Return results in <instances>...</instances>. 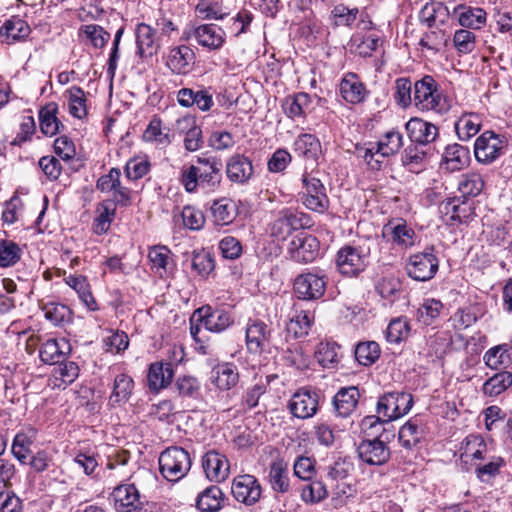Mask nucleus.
Wrapping results in <instances>:
<instances>
[{
  "label": "nucleus",
  "instance_id": "nucleus-1",
  "mask_svg": "<svg viewBox=\"0 0 512 512\" xmlns=\"http://www.w3.org/2000/svg\"><path fill=\"white\" fill-rule=\"evenodd\" d=\"M221 162L215 157H197L181 169L179 181L188 193L198 189L214 191L221 183Z\"/></svg>",
  "mask_w": 512,
  "mask_h": 512
},
{
  "label": "nucleus",
  "instance_id": "nucleus-2",
  "mask_svg": "<svg viewBox=\"0 0 512 512\" xmlns=\"http://www.w3.org/2000/svg\"><path fill=\"white\" fill-rule=\"evenodd\" d=\"M413 104L422 112L446 113L450 106L436 80L429 75L414 83Z\"/></svg>",
  "mask_w": 512,
  "mask_h": 512
},
{
  "label": "nucleus",
  "instance_id": "nucleus-3",
  "mask_svg": "<svg viewBox=\"0 0 512 512\" xmlns=\"http://www.w3.org/2000/svg\"><path fill=\"white\" fill-rule=\"evenodd\" d=\"M158 461L161 475L171 482H177L184 478L192 465L190 454L177 446L169 447L161 452Z\"/></svg>",
  "mask_w": 512,
  "mask_h": 512
},
{
  "label": "nucleus",
  "instance_id": "nucleus-4",
  "mask_svg": "<svg viewBox=\"0 0 512 512\" xmlns=\"http://www.w3.org/2000/svg\"><path fill=\"white\" fill-rule=\"evenodd\" d=\"M414 403L413 396L407 392H389L381 396L377 402V417L367 420L390 422L406 415Z\"/></svg>",
  "mask_w": 512,
  "mask_h": 512
},
{
  "label": "nucleus",
  "instance_id": "nucleus-5",
  "mask_svg": "<svg viewBox=\"0 0 512 512\" xmlns=\"http://www.w3.org/2000/svg\"><path fill=\"white\" fill-rule=\"evenodd\" d=\"M370 248L366 244L345 245L337 253L336 265L339 272L346 276H356L368 265Z\"/></svg>",
  "mask_w": 512,
  "mask_h": 512
},
{
  "label": "nucleus",
  "instance_id": "nucleus-6",
  "mask_svg": "<svg viewBox=\"0 0 512 512\" xmlns=\"http://www.w3.org/2000/svg\"><path fill=\"white\" fill-rule=\"evenodd\" d=\"M301 182L302 191L299 195L302 204L311 211L325 213L329 208V198L321 180L305 171Z\"/></svg>",
  "mask_w": 512,
  "mask_h": 512
},
{
  "label": "nucleus",
  "instance_id": "nucleus-7",
  "mask_svg": "<svg viewBox=\"0 0 512 512\" xmlns=\"http://www.w3.org/2000/svg\"><path fill=\"white\" fill-rule=\"evenodd\" d=\"M439 268V259L433 247L423 252L412 254L406 264V271L409 277L417 281H428L432 279Z\"/></svg>",
  "mask_w": 512,
  "mask_h": 512
},
{
  "label": "nucleus",
  "instance_id": "nucleus-8",
  "mask_svg": "<svg viewBox=\"0 0 512 512\" xmlns=\"http://www.w3.org/2000/svg\"><path fill=\"white\" fill-rule=\"evenodd\" d=\"M309 215L291 209H283L274 220L270 228L271 237L276 241H284L293 231L310 226Z\"/></svg>",
  "mask_w": 512,
  "mask_h": 512
},
{
  "label": "nucleus",
  "instance_id": "nucleus-9",
  "mask_svg": "<svg viewBox=\"0 0 512 512\" xmlns=\"http://www.w3.org/2000/svg\"><path fill=\"white\" fill-rule=\"evenodd\" d=\"M506 146V140L493 131L482 133L475 141L474 154L478 162L490 164L502 153Z\"/></svg>",
  "mask_w": 512,
  "mask_h": 512
},
{
  "label": "nucleus",
  "instance_id": "nucleus-10",
  "mask_svg": "<svg viewBox=\"0 0 512 512\" xmlns=\"http://www.w3.org/2000/svg\"><path fill=\"white\" fill-rule=\"evenodd\" d=\"M327 281V277L324 274L303 273L294 280V292L299 299L317 300L324 295Z\"/></svg>",
  "mask_w": 512,
  "mask_h": 512
},
{
  "label": "nucleus",
  "instance_id": "nucleus-11",
  "mask_svg": "<svg viewBox=\"0 0 512 512\" xmlns=\"http://www.w3.org/2000/svg\"><path fill=\"white\" fill-rule=\"evenodd\" d=\"M231 492L236 501L251 506L260 500L262 488L255 476L243 474L233 479Z\"/></svg>",
  "mask_w": 512,
  "mask_h": 512
},
{
  "label": "nucleus",
  "instance_id": "nucleus-12",
  "mask_svg": "<svg viewBox=\"0 0 512 512\" xmlns=\"http://www.w3.org/2000/svg\"><path fill=\"white\" fill-rule=\"evenodd\" d=\"M319 241L306 232L296 234L289 243L288 253L298 263H310L318 255Z\"/></svg>",
  "mask_w": 512,
  "mask_h": 512
},
{
  "label": "nucleus",
  "instance_id": "nucleus-13",
  "mask_svg": "<svg viewBox=\"0 0 512 512\" xmlns=\"http://www.w3.org/2000/svg\"><path fill=\"white\" fill-rule=\"evenodd\" d=\"M318 406V393L305 388L296 391L288 403L291 414L299 419L313 417L318 411Z\"/></svg>",
  "mask_w": 512,
  "mask_h": 512
},
{
  "label": "nucleus",
  "instance_id": "nucleus-14",
  "mask_svg": "<svg viewBox=\"0 0 512 512\" xmlns=\"http://www.w3.org/2000/svg\"><path fill=\"white\" fill-rule=\"evenodd\" d=\"M191 36L201 47L209 51L220 50L226 42L225 31L216 24H201L196 26Z\"/></svg>",
  "mask_w": 512,
  "mask_h": 512
},
{
  "label": "nucleus",
  "instance_id": "nucleus-15",
  "mask_svg": "<svg viewBox=\"0 0 512 512\" xmlns=\"http://www.w3.org/2000/svg\"><path fill=\"white\" fill-rule=\"evenodd\" d=\"M359 458L368 465H383L390 459V449L379 438L365 439L357 448Z\"/></svg>",
  "mask_w": 512,
  "mask_h": 512
},
{
  "label": "nucleus",
  "instance_id": "nucleus-16",
  "mask_svg": "<svg viewBox=\"0 0 512 512\" xmlns=\"http://www.w3.org/2000/svg\"><path fill=\"white\" fill-rule=\"evenodd\" d=\"M136 54L142 58H150L156 55L161 47L160 36L156 35V30L146 24L139 23L135 29Z\"/></svg>",
  "mask_w": 512,
  "mask_h": 512
},
{
  "label": "nucleus",
  "instance_id": "nucleus-17",
  "mask_svg": "<svg viewBox=\"0 0 512 512\" xmlns=\"http://www.w3.org/2000/svg\"><path fill=\"white\" fill-rule=\"evenodd\" d=\"M111 497L117 512H133L141 505L139 490L131 483L116 486Z\"/></svg>",
  "mask_w": 512,
  "mask_h": 512
},
{
  "label": "nucleus",
  "instance_id": "nucleus-18",
  "mask_svg": "<svg viewBox=\"0 0 512 512\" xmlns=\"http://www.w3.org/2000/svg\"><path fill=\"white\" fill-rule=\"evenodd\" d=\"M202 465L207 478L211 481L221 482L229 476V461L224 454L216 450L205 453L202 459Z\"/></svg>",
  "mask_w": 512,
  "mask_h": 512
},
{
  "label": "nucleus",
  "instance_id": "nucleus-19",
  "mask_svg": "<svg viewBox=\"0 0 512 512\" xmlns=\"http://www.w3.org/2000/svg\"><path fill=\"white\" fill-rule=\"evenodd\" d=\"M271 331L261 320H250L246 327V346L250 353L261 354L269 344Z\"/></svg>",
  "mask_w": 512,
  "mask_h": 512
},
{
  "label": "nucleus",
  "instance_id": "nucleus-20",
  "mask_svg": "<svg viewBox=\"0 0 512 512\" xmlns=\"http://www.w3.org/2000/svg\"><path fill=\"white\" fill-rule=\"evenodd\" d=\"M383 235L393 244L407 249L415 244L416 234L403 219L390 221L384 226Z\"/></svg>",
  "mask_w": 512,
  "mask_h": 512
},
{
  "label": "nucleus",
  "instance_id": "nucleus-21",
  "mask_svg": "<svg viewBox=\"0 0 512 512\" xmlns=\"http://www.w3.org/2000/svg\"><path fill=\"white\" fill-rule=\"evenodd\" d=\"M209 379L219 391H229L238 384L239 371L233 363H218L212 368Z\"/></svg>",
  "mask_w": 512,
  "mask_h": 512
},
{
  "label": "nucleus",
  "instance_id": "nucleus-22",
  "mask_svg": "<svg viewBox=\"0 0 512 512\" xmlns=\"http://www.w3.org/2000/svg\"><path fill=\"white\" fill-rule=\"evenodd\" d=\"M253 173V164L248 157L234 154L227 159L226 175L231 182L245 184L251 179Z\"/></svg>",
  "mask_w": 512,
  "mask_h": 512
},
{
  "label": "nucleus",
  "instance_id": "nucleus-23",
  "mask_svg": "<svg viewBox=\"0 0 512 512\" xmlns=\"http://www.w3.org/2000/svg\"><path fill=\"white\" fill-rule=\"evenodd\" d=\"M405 129L412 142L423 146L432 143L438 136L436 125L417 117L411 118L405 124Z\"/></svg>",
  "mask_w": 512,
  "mask_h": 512
},
{
  "label": "nucleus",
  "instance_id": "nucleus-24",
  "mask_svg": "<svg viewBox=\"0 0 512 512\" xmlns=\"http://www.w3.org/2000/svg\"><path fill=\"white\" fill-rule=\"evenodd\" d=\"M196 313L199 314L200 321L205 328L211 332H223L234 323V319L229 312L224 310L211 311L209 306L199 308Z\"/></svg>",
  "mask_w": 512,
  "mask_h": 512
},
{
  "label": "nucleus",
  "instance_id": "nucleus-25",
  "mask_svg": "<svg viewBox=\"0 0 512 512\" xmlns=\"http://www.w3.org/2000/svg\"><path fill=\"white\" fill-rule=\"evenodd\" d=\"M194 59V51L186 45H180L169 50L166 65L174 74L185 75L190 71Z\"/></svg>",
  "mask_w": 512,
  "mask_h": 512
},
{
  "label": "nucleus",
  "instance_id": "nucleus-26",
  "mask_svg": "<svg viewBox=\"0 0 512 512\" xmlns=\"http://www.w3.org/2000/svg\"><path fill=\"white\" fill-rule=\"evenodd\" d=\"M177 101L182 107L196 105L203 112L209 111L214 105L212 94L206 88L198 90L182 88L177 93Z\"/></svg>",
  "mask_w": 512,
  "mask_h": 512
},
{
  "label": "nucleus",
  "instance_id": "nucleus-27",
  "mask_svg": "<svg viewBox=\"0 0 512 512\" xmlns=\"http://www.w3.org/2000/svg\"><path fill=\"white\" fill-rule=\"evenodd\" d=\"M360 393L357 387H343L333 397V407L339 417L350 416L357 407Z\"/></svg>",
  "mask_w": 512,
  "mask_h": 512
},
{
  "label": "nucleus",
  "instance_id": "nucleus-28",
  "mask_svg": "<svg viewBox=\"0 0 512 512\" xmlns=\"http://www.w3.org/2000/svg\"><path fill=\"white\" fill-rule=\"evenodd\" d=\"M340 94L346 102L358 104L365 99L367 91L359 76L350 72L340 82Z\"/></svg>",
  "mask_w": 512,
  "mask_h": 512
},
{
  "label": "nucleus",
  "instance_id": "nucleus-29",
  "mask_svg": "<svg viewBox=\"0 0 512 512\" xmlns=\"http://www.w3.org/2000/svg\"><path fill=\"white\" fill-rule=\"evenodd\" d=\"M460 458L464 463L486 458L488 448L484 438L480 434H469L461 443Z\"/></svg>",
  "mask_w": 512,
  "mask_h": 512
},
{
  "label": "nucleus",
  "instance_id": "nucleus-30",
  "mask_svg": "<svg viewBox=\"0 0 512 512\" xmlns=\"http://www.w3.org/2000/svg\"><path fill=\"white\" fill-rule=\"evenodd\" d=\"M173 377L174 369L171 363L154 362L149 366L148 387L150 390L158 392L166 388Z\"/></svg>",
  "mask_w": 512,
  "mask_h": 512
},
{
  "label": "nucleus",
  "instance_id": "nucleus-31",
  "mask_svg": "<svg viewBox=\"0 0 512 512\" xmlns=\"http://www.w3.org/2000/svg\"><path fill=\"white\" fill-rule=\"evenodd\" d=\"M31 33L28 23L19 16L7 19L0 28V37L7 44L25 40Z\"/></svg>",
  "mask_w": 512,
  "mask_h": 512
},
{
  "label": "nucleus",
  "instance_id": "nucleus-32",
  "mask_svg": "<svg viewBox=\"0 0 512 512\" xmlns=\"http://www.w3.org/2000/svg\"><path fill=\"white\" fill-rule=\"evenodd\" d=\"M293 150L297 156L317 162L322 154V146L319 139L313 134L303 133L298 135L293 144Z\"/></svg>",
  "mask_w": 512,
  "mask_h": 512
},
{
  "label": "nucleus",
  "instance_id": "nucleus-33",
  "mask_svg": "<svg viewBox=\"0 0 512 512\" xmlns=\"http://www.w3.org/2000/svg\"><path fill=\"white\" fill-rule=\"evenodd\" d=\"M425 436V426L418 418H411L399 430L398 439L402 447L410 450Z\"/></svg>",
  "mask_w": 512,
  "mask_h": 512
},
{
  "label": "nucleus",
  "instance_id": "nucleus-34",
  "mask_svg": "<svg viewBox=\"0 0 512 512\" xmlns=\"http://www.w3.org/2000/svg\"><path fill=\"white\" fill-rule=\"evenodd\" d=\"M143 140L157 147L165 148L171 144L172 135L170 129L162 125L161 119L154 116L143 133Z\"/></svg>",
  "mask_w": 512,
  "mask_h": 512
},
{
  "label": "nucleus",
  "instance_id": "nucleus-35",
  "mask_svg": "<svg viewBox=\"0 0 512 512\" xmlns=\"http://www.w3.org/2000/svg\"><path fill=\"white\" fill-rule=\"evenodd\" d=\"M454 15L462 27L480 29L486 23V11L479 7L459 5L454 9Z\"/></svg>",
  "mask_w": 512,
  "mask_h": 512
},
{
  "label": "nucleus",
  "instance_id": "nucleus-36",
  "mask_svg": "<svg viewBox=\"0 0 512 512\" xmlns=\"http://www.w3.org/2000/svg\"><path fill=\"white\" fill-rule=\"evenodd\" d=\"M213 221L216 225H229L237 217L238 209L235 202L230 198L215 200L211 206Z\"/></svg>",
  "mask_w": 512,
  "mask_h": 512
},
{
  "label": "nucleus",
  "instance_id": "nucleus-37",
  "mask_svg": "<svg viewBox=\"0 0 512 512\" xmlns=\"http://www.w3.org/2000/svg\"><path fill=\"white\" fill-rule=\"evenodd\" d=\"M133 388L134 381L129 375L124 373L117 375L114 379L113 390L108 404L111 407H116L126 403L130 399Z\"/></svg>",
  "mask_w": 512,
  "mask_h": 512
},
{
  "label": "nucleus",
  "instance_id": "nucleus-38",
  "mask_svg": "<svg viewBox=\"0 0 512 512\" xmlns=\"http://www.w3.org/2000/svg\"><path fill=\"white\" fill-rule=\"evenodd\" d=\"M469 160V150L457 143L448 145L443 153V161L450 171L461 170L469 163Z\"/></svg>",
  "mask_w": 512,
  "mask_h": 512
},
{
  "label": "nucleus",
  "instance_id": "nucleus-39",
  "mask_svg": "<svg viewBox=\"0 0 512 512\" xmlns=\"http://www.w3.org/2000/svg\"><path fill=\"white\" fill-rule=\"evenodd\" d=\"M439 211L445 217L444 221L449 224L464 222L469 218V212L465 203H460L458 198H448L439 205Z\"/></svg>",
  "mask_w": 512,
  "mask_h": 512
},
{
  "label": "nucleus",
  "instance_id": "nucleus-40",
  "mask_svg": "<svg viewBox=\"0 0 512 512\" xmlns=\"http://www.w3.org/2000/svg\"><path fill=\"white\" fill-rule=\"evenodd\" d=\"M269 482L274 491L286 493L289 490L288 465L281 459L273 461L269 468Z\"/></svg>",
  "mask_w": 512,
  "mask_h": 512
},
{
  "label": "nucleus",
  "instance_id": "nucleus-41",
  "mask_svg": "<svg viewBox=\"0 0 512 512\" xmlns=\"http://www.w3.org/2000/svg\"><path fill=\"white\" fill-rule=\"evenodd\" d=\"M36 431L18 432L12 443V454L22 464H27L32 453L31 446L35 440Z\"/></svg>",
  "mask_w": 512,
  "mask_h": 512
},
{
  "label": "nucleus",
  "instance_id": "nucleus-42",
  "mask_svg": "<svg viewBox=\"0 0 512 512\" xmlns=\"http://www.w3.org/2000/svg\"><path fill=\"white\" fill-rule=\"evenodd\" d=\"M58 106L54 102L46 104L39 111L40 129L46 136H54L63 124L57 118Z\"/></svg>",
  "mask_w": 512,
  "mask_h": 512
},
{
  "label": "nucleus",
  "instance_id": "nucleus-43",
  "mask_svg": "<svg viewBox=\"0 0 512 512\" xmlns=\"http://www.w3.org/2000/svg\"><path fill=\"white\" fill-rule=\"evenodd\" d=\"M311 102L309 94L300 92L292 97H287L283 103V109L291 119L304 118Z\"/></svg>",
  "mask_w": 512,
  "mask_h": 512
},
{
  "label": "nucleus",
  "instance_id": "nucleus-44",
  "mask_svg": "<svg viewBox=\"0 0 512 512\" xmlns=\"http://www.w3.org/2000/svg\"><path fill=\"white\" fill-rule=\"evenodd\" d=\"M65 282L77 292L79 298L89 310L95 311L98 309L86 277L82 275H69L65 278Z\"/></svg>",
  "mask_w": 512,
  "mask_h": 512
},
{
  "label": "nucleus",
  "instance_id": "nucleus-45",
  "mask_svg": "<svg viewBox=\"0 0 512 512\" xmlns=\"http://www.w3.org/2000/svg\"><path fill=\"white\" fill-rule=\"evenodd\" d=\"M223 493L216 485L203 490L197 497L196 506L201 512H217L221 508Z\"/></svg>",
  "mask_w": 512,
  "mask_h": 512
},
{
  "label": "nucleus",
  "instance_id": "nucleus-46",
  "mask_svg": "<svg viewBox=\"0 0 512 512\" xmlns=\"http://www.w3.org/2000/svg\"><path fill=\"white\" fill-rule=\"evenodd\" d=\"M512 386V372L502 371L487 379L482 387L483 393L496 397Z\"/></svg>",
  "mask_w": 512,
  "mask_h": 512
},
{
  "label": "nucleus",
  "instance_id": "nucleus-47",
  "mask_svg": "<svg viewBox=\"0 0 512 512\" xmlns=\"http://www.w3.org/2000/svg\"><path fill=\"white\" fill-rule=\"evenodd\" d=\"M448 16V9L442 3L435 0L427 2L419 13V18L422 23H425L428 27L435 25L439 19L440 22H444Z\"/></svg>",
  "mask_w": 512,
  "mask_h": 512
},
{
  "label": "nucleus",
  "instance_id": "nucleus-48",
  "mask_svg": "<svg viewBox=\"0 0 512 512\" xmlns=\"http://www.w3.org/2000/svg\"><path fill=\"white\" fill-rule=\"evenodd\" d=\"M403 146V135L399 130L392 129L383 134L377 143V153L381 157L396 154Z\"/></svg>",
  "mask_w": 512,
  "mask_h": 512
},
{
  "label": "nucleus",
  "instance_id": "nucleus-49",
  "mask_svg": "<svg viewBox=\"0 0 512 512\" xmlns=\"http://www.w3.org/2000/svg\"><path fill=\"white\" fill-rule=\"evenodd\" d=\"M313 315L308 311L297 312L286 325V331L294 338H301L309 333L313 322Z\"/></svg>",
  "mask_w": 512,
  "mask_h": 512
},
{
  "label": "nucleus",
  "instance_id": "nucleus-50",
  "mask_svg": "<svg viewBox=\"0 0 512 512\" xmlns=\"http://www.w3.org/2000/svg\"><path fill=\"white\" fill-rule=\"evenodd\" d=\"M481 127V120L477 114L462 115L455 123V130L460 140L466 141L475 136Z\"/></svg>",
  "mask_w": 512,
  "mask_h": 512
},
{
  "label": "nucleus",
  "instance_id": "nucleus-51",
  "mask_svg": "<svg viewBox=\"0 0 512 512\" xmlns=\"http://www.w3.org/2000/svg\"><path fill=\"white\" fill-rule=\"evenodd\" d=\"M99 215L94 220L93 230L97 235L104 234L110 228L115 217L116 206L111 200H104L98 209Z\"/></svg>",
  "mask_w": 512,
  "mask_h": 512
},
{
  "label": "nucleus",
  "instance_id": "nucleus-52",
  "mask_svg": "<svg viewBox=\"0 0 512 512\" xmlns=\"http://www.w3.org/2000/svg\"><path fill=\"white\" fill-rule=\"evenodd\" d=\"M484 188V180L478 173L470 172L463 174L458 183V190L462 197H476Z\"/></svg>",
  "mask_w": 512,
  "mask_h": 512
},
{
  "label": "nucleus",
  "instance_id": "nucleus-53",
  "mask_svg": "<svg viewBox=\"0 0 512 512\" xmlns=\"http://www.w3.org/2000/svg\"><path fill=\"white\" fill-rule=\"evenodd\" d=\"M483 359L485 364L493 370L506 368L511 362V356L509 354L508 347L505 344L498 345L487 350Z\"/></svg>",
  "mask_w": 512,
  "mask_h": 512
},
{
  "label": "nucleus",
  "instance_id": "nucleus-54",
  "mask_svg": "<svg viewBox=\"0 0 512 512\" xmlns=\"http://www.w3.org/2000/svg\"><path fill=\"white\" fill-rule=\"evenodd\" d=\"M66 93L70 114L78 119L84 118L87 115L85 92L78 86H72Z\"/></svg>",
  "mask_w": 512,
  "mask_h": 512
},
{
  "label": "nucleus",
  "instance_id": "nucleus-55",
  "mask_svg": "<svg viewBox=\"0 0 512 512\" xmlns=\"http://www.w3.org/2000/svg\"><path fill=\"white\" fill-rule=\"evenodd\" d=\"M174 389L182 398L196 399L200 395L201 384L196 377L183 375L176 379Z\"/></svg>",
  "mask_w": 512,
  "mask_h": 512
},
{
  "label": "nucleus",
  "instance_id": "nucleus-56",
  "mask_svg": "<svg viewBox=\"0 0 512 512\" xmlns=\"http://www.w3.org/2000/svg\"><path fill=\"white\" fill-rule=\"evenodd\" d=\"M380 346L375 341L360 342L355 348V358L359 364L370 366L380 357Z\"/></svg>",
  "mask_w": 512,
  "mask_h": 512
},
{
  "label": "nucleus",
  "instance_id": "nucleus-57",
  "mask_svg": "<svg viewBox=\"0 0 512 512\" xmlns=\"http://www.w3.org/2000/svg\"><path fill=\"white\" fill-rule=\"evenodd\" d=\"M443 304L440 300L428 298L423 301L417 311L418 321L424 325H431L440 315Z\"/></svg>",
  "mask_w": 512,
  "mask_h": 512
},
{
  "label": "nucleus",
  "instance_id": "nucleus-58",
  "mask_svg": "<svg viewBox=\"0 0 512 512\" xmlns=\"http://www.w3.org/2000/svg\"><path fill=\"white\" fill-rule=\"evenodd\" d=\"M22 250L13 241L0 239V267L14 266L21 258Z\"/></svg>",
  "mask_w": 512,
  "mask_h": 512
},
{
  "label": "nucleus",
  "instance_id": "nucleus-59",
  "mask_svg": "<svg viewBox=\"0 0 512 512\" xmlns=\"http://www.w3.org/2000/svg\"><path fill=\"white\" fill-rule=\"evenodd\" d=\"M43 311L46 319L54 325H63L71 321L72 311L64 304L48 303Z\"/></svg>",
  "mask_w": 512,
  "mask_h": 512
},
{
  "label": "nucleus",
  "instance_id": "nucleus-60",
  "mask_svg": "<svg viewBox=\"0 0 512 512\" xmlns=\"http://www.w3.org/2000/svg\"><path fill=\"white\" fill-rule=\"evenodd\" d=\"M339 346L336 343H320L315 356L325 368H334L339 363Z\"/></svg>",
  "mask_w": 512,
  "mask_h": 512
},
{
  "label": "nucleus",
  "instance_id": "nucleus-61",
  "mask_svg": "<svg viewBox=\"0 0 512 512\" xmlns=\"http://www.w3.org/2000/svg\"><path fill=\"white\" fill-rule=\"evenodd\" d=\"M39 357L42 362L53 365L60 363L64 358V352L56 339H48L42 343L39 350Z\"/></svg>",
  "mask_w": 512,
  "mask_h": 512
},
{
  "label": "nucleus",
  "instance_id": "nucleus-62",
  "mask_svg": "<svg viewBox=\"0 0 512 512\" xmlns=\"http://www.w3.org/2000/svg\"><path fill=\"white\" fill-rule=\"evenodd\" d=\"M409 332L408 321L405 318H396L390 321L386 330V338L390 343H399L408 337Z\"/></svg>",
  "mask_w": 512,
  "mask_h": 512
},
{
  "label": "nucleus",
  "instance_id": "nucleus-63",
  "mask_svg": "<svg viewBox=\"0 0 512 512\" xmlns=\"http://www.w3.org/2000/svg\"><path fill=\"white\" fill-rule=\"evenodd\" d=\"M151 168V163L146 157H134L125 165V175L129 180L136 181L144 177Z\"/></svg>",
  "mask_w": 512,
  "mask_h": 512
},
{
  "label": "nucleus",
  "instance_id": "nucleus-64",
  "mask_svg": "<svg viewBox=\"0 0 512 512\" xmlns=\"http://www.w3.org/2000/svg\"><path fill=\"white\" fill-rule=\"evenodd\" d=\"M358 15V8H349L343 4L334 6V8L331 11V16L336 26L350 27L357 20Z\"/></svg>",
  "mask_w": 512,
  "mask_h": 512
}]
</instances>
